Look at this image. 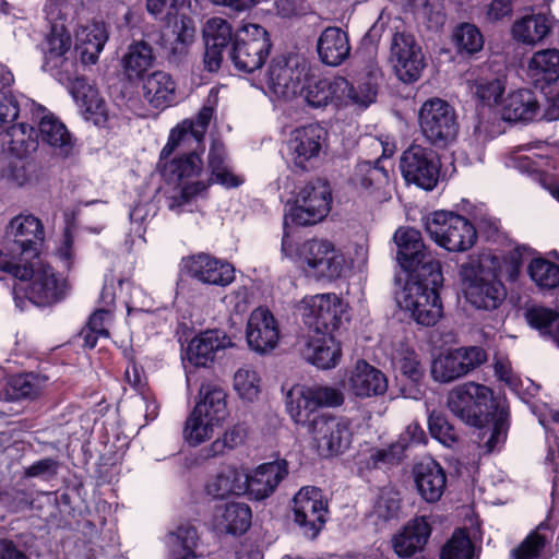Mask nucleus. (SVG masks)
Here are the masks:
<instances>
[{
    "label": "nucleus",
    "mask_w": 559,
    "mask_h": 559,
    "mask_svg": "<svg viewBox=\"0 0 559 559\" xmlns=\"http://www.w3.org/2000/svg\"><path fill=\"white\" fill-rule=\"evenodd\" d=\"M317 50L323 63L340 66L350 52L347 33L340 27L325 28L318 39Z\"/></svg>",
    "instance_id": "nucleus-37"
},
{
    "label": "nucleus",
    "mask_w": 559,
    "mask_h": 559,
    "mask_svg": "<svg viewBox=\"0 0 559 559\" xmlns=\"http://www.w3.org/2000/svg\"><path fill=\"white\" fill-rule=\"evenodd\" d=\"M270 48L267 32L258 24H247L235 35L230 59L237 70L251 73L262 67Z\"/></svg>",
    "instance_id": "nucleus-11"
},
{
    "label": "nucleus",
    "mask_w": 559,
    "mask_h": 559,
    "mask_svg": "<svg viewBox=\"0 0 559 559\" xmlns=\"http://www.w3.org/2000/svg\"><path fill=\"white\" fill-rule=\"evenodd\" d=\"M0 176L9 183L22 187L32 179V164L27 160V156L13 155L3 164Z\"/></svg>",
    "instance_id": "nucleus-56"
},
{
    "label": "nucleus",
    "mask_w": 559,
    "mask_h": 559,
    "mask_svg": "<svg viewBox=\"0 0 559 559\" xmlns=\"http://www.w3.org/2000/svg\"><path fill=\"white\" fill-rule=\"evenodd\" d=\"M431 534V527L425 516L409 521L402 532L394 535L392 546L399 558H411L421 551Z\"/></svg>",
    "instance_id": "nucleus-30"
},
{
    "label": "nucleus",
    "mask_w": 559,
    "mask_h": 559,
    "mask_svg": "<svg viewBox=\"0 0 559 559\" xmlns=\"http://www.w3.org/2000/svg\"><path fill=\"white\" fill-rule=\"evenodd\" d=\"M193 409L205 416L215 418L223 423L228 416L227 394L225 390L215 382L202 383L199 391V401Z\"/></svg>",
    "instance_id": "nucleus-40"
},
{
    "label": "nucleus",
    "mask_w": 559,
    "mask_h": 559,
    "mask_svg": "<svg viewBox=\"0 0 559 559\" xmlns=\"http://www.w3.org/2000/svg\"><path fill=\"white\" fill-rule=\"evenodd\" d=\"M550 540L551 534L547 527L538 526L512 549L511 559H540Z\"/></svg>",
    "instance_id": "nucleus-50"
},
{
    "label": "nucleus",
    "mask_w": 559,
    "mask_h": 559,
    "mask_svg": "<svg viewBox=\"0 0 559 559\" xmlns=\"http://www.w3.org/2000/svg\"><path fill=\"white\" fill-rule=\"evenodd\" d=\"M299 93L307 104L313 108L342 107L358 105L367 107L374 102L377 91L370 83L354 86L342 76L317 79L311 78L301 85Z\"/></svg>",
    "instance_id": "nucleus-2"
},
{
    "label": "nucleus",
    "mask_w": 559,
    "mask_h": 559,
    "mask_svg": "<svg viewBox=\"0 0 559 559\" xmlns=\"http://www.w3.org/2000/svg\"><path fill=\"white\" fill-rule=\"evenodd\" d=\"M43 112H33L32 120L38 123V138L47 144L52 155L68 158L73 154L74 140L67 127L46 107Z\"/></svg>",
    "instance_id": "nucleus-26"
},
{
    "label": "nucleus",
    "mask_w": 559,
    "mask_h": 559,
    "mask_svg": "<svg viewBox=\"0 0 559 559\" xmlns=\"http://www.w3.org/2000/svg\"><path fill=\"white\" fill-rule=\"evenodd\" d=\"M526 75L536 87L556 83L559 80V50L547 48L534 52L527 62Z\"/></svg>",
    "instance_id": "nucleus-34"
},
{
    "label": "nucleus",
    "mask_w": 559,
    "mask_h": 559,
    "mask_svg": "<svg viewBox=\"0 0 559 559\" xmlns=\"http://www.w3.org/2000/svg\"><path fill=\"white\" fill-rule=\"evenodd\" d=\"M231 26L222 17L210 19L203 29L204 41L214 46L226 48L231 39Z\"/></svg>",
    "instance_id": "nucleus-63"
},
{
    "label": "nucleus",
    "mask_w": 559,
    "mask_h": 559,
    "mask_svg": "<svg viewBox=\"0 0 559 559\" xmlns=\"http://www.w3.org/2000/svg\"><path fill=\"white\" fill-rule=\"evenodd\" d=\"M287 474L285 460L264 463L250 474L246 472V493L255 500L265 499L275 491Z\"/></svg>",
    "instance_id": "nucleus-27"
},
{
    "label": "nucleus",
    "mask_w": 559,
    "mask_h": 559,
    "mask_svg": "<svg viewBox=\"0 0 559 559\" xmlns=\"http://www.w3.org/2000/svg\"><path fill=\"white\" fill-rule=\"evenodd\" d=\"M528 324L538 330L542 335H549L555 341L559 330V313L546 307H533L526 311Z\"/></svg>",
    "instance_id": "nucleus-58"
},
{
    "label": "nucleus",
    "mask_w": 559,
    "mask_h": 559,
    "mask_svg": "<svg viewBox=\"0 0 559 559\" xmlns=\"http://www.w3.org/2000/svg\"><path fill=\"white\" fill-rule=\"evenodd\" d=\"M175 39L169 48L168 59L170 62L179 63L188 55L189 46L194 38V27L190 21L181 20L174 28Z\"/></svg>",
    "instance_id": "nucleus-61"
},
{
    "label": "nucleus",
    "mask_w": 559,
    "mask_h": 559,
    "mask_svg": "<svg viewBox=\"0 0 559 559\" xmlns=\"http://www.w3.org/2000/svg\"><path fill=\"white\" fill-rule=\"evenodd\" d=\"M331 189L322 180L306 183L298 192L290 209L292 221L307 226L321 222L331 210Z\"/></svg>",
    "instance_id": "nucleus-15"
},
{
    "label": "nucleus",
    "mask_w": 559,
    "mask_h": 559,
    "mask_svg": "<svg viewBox=\"0 0 559 559\" xmlns=\"http://www.w3.org/2000/svg\"><path fill=\"white\" fill-rule=\"evenodd\" d=\"M31 280L28 286V299L37 306H48L62 300L69 293L70 286L67 278L56 272L53 267L43 261L35 264L28 262Z\"/></svg>",
    "instance_id": "nucleus-19"
},
{
    "label": "nucleus",
    "mask_w": 559,
    "mask_h": 559,
    "mask_svg": "<svg viewBox=\"0 0 559 559\" xmlns=\"http://www.w3.org/2000/svg\"><path fill=\"white\" fill-rule=\"evenodd\" d=\"M223 423L219 420L205 416L202 413H197L192 409L188 415L183 429L182 438L191 447H198L213 437L215 428L219 427Z\"/></svg>",
    "instance_id": "nucleus-45"
},
{
    "label": "nucleus",
    "mask_w": 559,
    "mask_h": 559,
    "mask_svg": "<svg viewBox=\"0 0 559 559\" xmlns=\"http://www.w3.org/2000/svg\"><path fill=\"white\" fill-rule=\"evenodd\" d=\"M214 115L211 106H204L195 119H187L171 129L167 143L162 148V159L170 156L177 147L203 146V139Z\"/></svg>",
    "instance_id": "nucleus-25"
},
{
    "label": "nucleus",
    "mask_w": 559,
    "mask_h": 559,
    "mask_svg": "<svg viewBox=\"0 0 559 559\" xmlns=\"http://www.w3.org/2000/svg\"><path fill=\"white\" fill-rule=\"evenodd\" d=\"M453 40L460 53L474 55L484 47V36L480 29L472 23L460 24L454 33Z\"/></svg>",
    "instance_id": "nucleus-54"
},
{
    "label": "nucleus",
    "mask_w": 559,
    "mask_h": 559,
    "mask_svg": "<svg viewBox=\"0 0 559 559\" xmlns=\"http://www.w3.org/2000/svg\"><path fill=\"white\" fill-rule=\"evenodd\" d=\"M199 536L194 526L179 525L166 536L168 559H197Z\"/></svg>",
    "instance_id": "nucleus-41"
},
{
    "label": "nucleus",
    "mask_w": 559,
    "mask_h": 559,
    "mask_svg": "<svg viewBox=\"0 0 559 559\" xmlns=\"http://www.w3.org/2000/svg\"><path fill=\"white\" fill-rule=\"evenodd\" d=\"M246 472L235 466L223 468L206 486L209 495L225 498L228 495L246 493Z\"/></svg>",
    "instance_id": "nucleus-44"
},
{
    "label": "nucleus",
    "mask_w": 559,
    "mask_h": 559,
    "mask_svg": "<svg viewBox=\"0 0 559 559\" xmlns=\"http://www.w3.org/2000/svg\"><path fill=\"white\" fill-rule=\"evenodd\" d=\"M394 242L397 247L396 259L401 267L407 272V275L423 274L424 270L437 269L441 271L439 261L425 249L421 235L414 228H399L394 236Z\"/></svg>",
    "instance_id": "nucleus-20"
},
{
    "label": "nucleus",
    "mask_w": 559,
    "mask_h": 559,
    "mask_svg": "<svg viewBox=\"0 0 559 559\" xmlns=\"http://www.w3.org/2000/svg\"><path fill=\"white\" fill-rule=\"evenodd\" d=\"M418 122L424 136L435 146L445 147L457 136L455 110L441 98H430L421 105Z\"/></svg>",
    "instance_id": "nucleus-8"
},
{
    "label": "nucleus",
    "mask_w": 559,
    "mask_h": 559,
    "mask_svg": "<svg viewBox=\"0 0 559 559\" xmlns=\"http://www.w3.org/2000/svg\"><path fill=\"white\" fill-rule=\"evenodd\" d=\"M492 391L483 384L466 382L453 388L447 397L449 411L463 423L481 427L488 420Z\"/></svg>",
    "instance_id": "nucleus-7"
},
{
    "label": "nucleus",
    "mask_w": 559,
    "mask_h": 559,
    "mask_svg": "<svg viewBox=\"0 0 559 559\" xmlns=\"http://www.w3.org/2000/svg\"><path fill=\"white\" fill-rule=\"evenodd\" d=\"M107 39L108 34L104 23L92 22L81 25L75 34V52L80 56L81 63L95 64Z\"/></svg>",
    "instance_id": "nucleus-32"
},
{
    "label": "nucleus",
    "mask_w": 559,
    "mask_h": 559,
    "mask_svg": "<svg viewBox=\"0 0 559 559\" xmlns=\"http://www.w3.org/2000/svg\"><path fill=\"white\" fill-rule=\"evenodd\" d=\"M154 60L153 49L147 41L139 40L130 44L121 59L124 76L129 81L142 79L144 73L153 66Z\"/></svg>",
    "instance_id": "nucleus-39"
},
{
    "label": "nucleus",
    "mask_w": 559,
    "mask_h": 559,
    "mask_svg": "<svg viewBox=\"0 0 559 559\" xmlns=\"http://www.w3.org/2000/svg\"><path fill=\"white\" fill-rule=\"evenodd\" d=\"M550 32L548 19L543 14L523 16L512 26L513 38L524 45H536Z\"/></svg>",
    "instance_id": "nucleus-46"
},
{
    "label": "nucleus",
    "mask_w": 559,
    "mask_h": 559,
    "mask_svg": "<svg viewBox=\"0 0 559 559\" xmlns=\"http://www.w3.org/2000/svg\"><path fill=\"white\" fill-rule=\"evenodd\" d=\"M296 346L300 355L321 369L334 368L342 356L340 343L330 332H307L298 337Z\"/></svg>",
    "instance_id": "nucleus-23"
},
{
    "label": "nucleus",
    "mask_w": 559,
    "mask_h": 559,
    "mask_svg": "<svg viewBox=\"0 0 559 559\" xmlns=\"http://www.w3.org/2000/svg\"><path fill=\"white\" fill-rule=\"evenodd\" d=\"M469 91L481 104L496 105L502 97L506 83L499 76H478L468 84Z\"/></svg>",
    "instance_id": "nucleus-51"
},
{
    "label": "nucleus",
    "mask_w": 559,
    "mask_h": 559,
    "mask_svg": "<svg viewBox=\"0 0 559 559\" xmlns=\"http://www.w3.org/2000/svg\"><path fill=\"white\" fill-rule=\"evenodd\" d=\"M203 151V146L192 144V147H177L180 155L168 160L169 156L162 159L159 154L158 167L163 177L170 183L177 185L180 188V195L174 200L170 209L180 213L179 210L185 204L189 203L193 198L200 195L207 188V183L199 176L202 171V160L198 150Z\"/></svg>",
    "instance_id": "nucleus-4"
},
{
    "label": "nucleus",
    "mask_w": 559,
    "mask_h": 559,
    "mask_svg": "<svg viewBox=\"0 0 559 559\" xmlns=\"http://www.w3.org/2000/svg\"><path fill=\"white\" fill-rule=\"evenodd\" d=\"M33 112H43L41 105L22 94L0 91V127L15 121L21 114Z\"/></svg>",
    "instance_id": "nucleus-43"
},
{
    "label": "nucleus",
    "mask_w": 559,
    "mask_h": 559,
    "mask_svg": "<svg viewBox=\"0 0 559 559\" xmlns=\"http://www.w3.org/2000/svg\"><path fill=\"white\" fill-rule=\"evenodd\" d=\"M464 296L473 307L479 310H495L504 300L507 293L503 284L493 272L484 269L473 260L461 266Z\"/></svg>",
    "instance_id": "nucleus-5"
},
{
    "label": "nucleus",
    "mask_w": 559,
    "mask_h": 559,
    "mask_svg": "<svg viewBox=\"0 0 559 559\" xmlns=\"http://www.w3.org/2000/svg\"><path fill=\"white\" fill-rule=\"evenodd\" d=\"M392 366L413 382H418L424 376V368L416 352L407 344L395 347L391 358Z\"/></svg>",
    "instance_id": "nucleus-49"
},
{
    "label": "nucleus",
    "mask_w": 559,
    "mask_h": 559,
    "mask_svg": "<svg viewBox=\"0 0 559 559\" xmlns=\"http://www.w3.org/2000/svg\"><path fill=\"white\" fill-rule=\"evenodd\" d=\"M294 521L307 538H316L326 522L328 503L317 487H302L293 500Z\"/></svg>",
    "instance_id": "nucleus-18"
},
{
    "label": "nucleus",
    "mask_w": 559,
    "mask_h": 559,
    "mask_svg": "<svg viewBox=\"0 0 559 559\" xmlns=\"http://www.w3.org/2000/svg\"><path fill=\"white\" fill-rule=\"evenodd\" d=\"M213 524L219 534H242L250 527L251 510L246 503H226L216 508Z\"/></svg>",
    "instance_id": "nucleus-36"
},
{
    "label": "nucleus",
    "mask_w": 559,
    "mask_h": 559,
    "mask_svg": "<svg viewBox=\"0 0 559 559\" xmlns=\"http://www.w3.org/2000/svg\"><path fill=\"white\" fill-rule=\"evenodd\" d=\"M234 390L241 400L252 402L260 393V378L257 371L246 365L234 374Z\"/></svg>",
    "instance_id": "nucleus-57"
},
{
    "label": "nucleus",
    "mask_w": 559,
    "mask_h": 559,
    "mask_svg": "<svg viewBox=\"0 0 559 559\" xmlns=\"http://www.w3.org/2000/svg\"><path fill=\"white\" fill-rule=\"evenodd\" d=\"M420 274L407 275L402 290L396 296L401 310L417 324L435 325L442 317V302L438 289L443 283L442 271L426 267Z\"/></svg>",
    "instance_id": "nucleus-1"
},
{
    "label": "nucleus",
    "mask_w": 559,
    "mask_h": 559,
    "mask_svg": "<svg viewBox=\"0 0 559 559\" xmlns=\"http://www.w3.org/2000/svg\"><path fill=\"white\" fill-rule=\"evenodd\" d=\"M207 167L212 181L225 188H236L243 182L241 177L234 174L225 145L219 140H213L211 143Z\"/></svg>",
    "instance_id": "nucleus-38"
},
{
    "label": "nucleus",
    "mask_w": 559,
    "mask_h": 559,
    "mask_svg": "<svg viewBox=\"0 0 559 559\" xmlns=\"http://www.w3.org/2000/svg\"><path fill=\"white\" fill-rule=\"evenodd\" d=\"M43 69L60 83L78 78L79 64L71 51V36L63 26H52L46 38Z\"/></svg>",
    "instance_id": "nucleus-12"
},
{
    "label": "nucleus",
    "mask_w": 559,
    "mask_h": 559,
    "mask_svg": "<svg viewBox=\"0 0 559 559\" xmlns=\"http://www.w3.org/2000/svg\"><path fill=\"white\" fill-rule=\"evenodd\" d=\"M428 427L431 436L447 447H451L457 440L455 429L440 412L430 413Z\"/></svg>",
    "instance_id": "nucleus-64"
},
{
    "label": "nucleus",
    "mask_w": 559,
    "mask_h": 559,
    "mask_svg": "<svg viewBox=\"0 0 559 559\" xmlns=\"http://www.w3.org/2000/svg\"><path fill=\"white\" fill-rule=\"evenodd\" d=\"M278 322L265 307L255 308L249 316L246 328V341L249 348L265 355L273 352L280 342Z\"/></svg>",
    "instance_id": "nucleus-24"
},
{
    "label": "nucleus",
    "mask_w": 559,
    "mask_h": 559,
    "mask_svg": "<svg viewBox=\"0 0 559 559\" xmlns=\"http://www.w3.org/2000/svg\"><path fill=\"white\" fill-rule=\"evenodd\" d=\"M540 112V104L537 95L528 88H520L511 92L504 99L502 117L508 121L530 122Z\"/></svg>",
    "instance_id": "nucleus-35"
},
{
    "label": "nucleus",
    "mask_w": 559,
    "mask_h": 559,
    "mask_svg": "<svg viewBox=\"0 0 559 559\" xmlns=\"http://www.w3.org/2000/svg\"><path fill=\"white\" fill-rule=\"evenodd\" d=\"M441 559H475L474 544L465 530L454 531L442 548Z\"/></svg>",
    "instance_id": "nucleus-60"
},
{
    "label": "nucleus",
    "mask_w": 559,
    "mask_h": 559,
    "mask_svg": "<svg viewBox=\"0 0 559 559\" xmlns=\"http://www.w3.org/2000/svg\"><path fill=\"white\" fill-rule=\"evenodd\" d=\"M176 88L173 76L165 71H154L143 79V97L156 109H165L176 103Z\"/></svg>",
    "instance_id": "nucleus-33"
},
{
    "label": "nucleus",
    "mask_w": 559,
    "mask_h": 559,
    "mask_svg": "<svg viewBox=\"0 0 559 559\" xmlns=\"http://www.w3.org/2000/svg\"><path fill=\"white\" fill-rule=\"evenodd\" d=\"M348 389L360 399L380 396L388 390V379L381 370L358 360L348 377Z\"/></svg>",
    "instance_id": "nucleus-29"
},
{
    "label": "nucleus",
    "mask_w": 559,
    "mask_h": 559,
    "mask_svg": "<svg viewBox=\"0 0 559 559\" xmlns=\"http://www.w3.org/2000/svg\"><path fill=\"white\" fill-rule=\"evenodd\" d=\"M286 408L296 424H305L317 409L310 389L304 385L293 386L286 395Z\"/></svg>",
    "instance_id": "nucleus-48"
},
{
    "label": "nucleus",
    "mask_w": 559,
    "mask_h": 559,
    "mask_svg": "<svg viewBox=\"0 0 559 559\" xmlns=\"http://www.w3.org/2000/svg\"><path fill=\"white\" fill-rule=\"evenodd\" d=\"M47 378L37 373H24L12 378L11 388L16 397L33 399L40 394Z\"/></svg>",
    "instance_id": "nucleus-62"
},
{
    "label": "nucleus",
    "mask_w": 559,
    "mask_h": 559,
    "mask_svg": "<svg viewBox=\"0 0 559 559\" xmlns=\"http://www.w3.org/2000/svg\"><path fill=\"white\" fill-rule=\"evenodd\" d=\"M282 252L292 258L295 253L288 234L284 231ZM296 260L308 276L334 281L345 270V255L333 242L325 239H310L296 248Z\"/></svg>",
    "instance_id": "nucleus-3"
},
{
    "label": "nucleus",
    "mask_w": 559,
    "mask_h": 559,
    "mask_svg": "<svg viewBox=\"0 0 559 559\" xmlns=\"http://www.w3.org/2000/svg\"><path fill=\"white\" fill-rule=\"evenodd\" d=\"M300 312L308 332H332L346 312V305L333 293L307 296L300 302Z\"/></svg>",
    "instance_id": "nucleus-13"
},
{
    "label": "nucleus",
    "mask_w": 559,
    "mask_h": 559,
    "mask_svg": "<svg viewBox=\"0 0 559 559\" xmlns=\"http://www.w3.org/2000/svg\"><path fill=\"white\" fill-rule=\"evenodd\" d=\"M390 61L396 76L404 83L419 80L426 67L421 47L414 35L406 32H395L391 39Z\"/></svg>",
    "instance_id": "nucleus-16"
},
{
    "label": "nucleus",
    "mask_w": 559,
    "mask_h": 559,
    "mask_svg": "<svg viewBox=\"0 0 559 559\" xmlns=\"http://www.w3.org/2000/svg\"><path fill=\"white\" fill-rule=\"evenodd\" d=\"M306 76V66L298 56H281L272 59L265 83L276 97L290 99L299 94Z\"/></svg>",
    "instance_id": "nucleus-17"
},
{
    "label": "nucleus",
    "mask_w": 559,
    "mask_h": 559,
    "mask_svg": "<svg viewBox=\"0 0 559 559\" xmlns=\"http://www.w3.org/2000/svg\"><path fill=\"white\" fill-rule=\"evenodd\" d=\"M400 170L407 185L432 191L440 180L441 162L430 147L412 144L400 157Z\"/></svg>",
    "instance_id": "nucleus-10"
},
{
    "label": "nucleus",
    "mask_w": 559,
    "mask_h": 559,
    "mask_svg": "<svg viewBox=\"0 0 559 559\" xmlns=\"http://www.w3.org/2000/svg\"><path fill=\"white\" fill-rule=\"evenodd\" d=\"M354 181L364 191L372 194L389 183V173L381 165V159H377L374 164L364 160L356 166Z\"/></svg>",
    "instance_id": "nucleus-47"
},
{
    "label": "nucleus",
    "mask_w": 559,
    "mask_h": 559,
    "mask_svg": "<svg viewBox=\"0 0 559 559\" xmlns=\"http://www.w3.org/2000/svg\"><path fill=\"white\" fill-rule=\"evenodd\" d=\"M414 476L417 490L425 501L437 502L442 497L447 476L436 461L428 459L416 464Z\"/></svg>",
    "instance_id": "nucleus-31"
},
{
    "label": "nucleus",
    "mask_w": 559,
    "mask_h": 559,
    "mask_svg": "<svg viewBox=\"0 0 559 559\" xmlns=\"http://www.w3.org/2000/svg\"><path fill=\"white\" fill-rule=\"evenodd\" d=\"M508 428V414L504 411H501L493 417L492 426L484 428L480 431V440L488 453L502 448L507 440Z\"/></svg>",
    "instance_id": "nucleus-59"
},
{
    "label": "nucleus",
    "mask_w": 559,
    "mask_h": 559,
    "mask_svg": "<svg viewBox=\"0 0 559 559\" xmlns=\"http://www.w3.org/2000/svg\"><path fill=\"white\" fill-rule=\"evenodd\" d=\"M246 438V429L240 425H235L227 429L224 435L215 439L210 445L201 450L203 459H214L231 451L242 444Z\"/></svg>",
    "instance_id": "nucleus-53"
},
{
    "label": "nucleus",
    "mask_w": 559,
    "mask_h": 559,
    "mask_svg": "<svg viewBox=\"0 0 559 559\" xmlns=\"http://www.w3.org/2000/svg\"><path fill=\"white\" fill-rule=\"evenodd\" d=\"M527 273L540 289H552L559 285V265L545 258H533L527 265Z\"/></svg>",
    "instance_id": "nucleus-52"
},
{
    "label": "nucleus",
    "mask_w": 559,
    "mask_h": 559,
    "mask_svg": "<svg viewBox=\"0 0 559 559\" xmlns=\"http://www.w3.org/2000/svg\"><path fill=\"white\" fill-rule=\"evenodd\" d=\"M425 226L430 238L448 251H467L477 239L476 226L453 212L436 211L427 217Z\"/></svg>",
    "instance_id": "nucleus-6"
},
{
    "label": "nucleus",
    "mask_w": 559,
    "mask_h": 559,
    "mask_svg": "<svg viewBox=\"0 0 559 559\" xmlns=\"http://www.w3.org/2000/svg\"><path fill=\"white\" fill-rule=\"evenodd\" d=\"M352 423L345 417L320 415L310 425L318 453L330 457L344 453L352 443Z\"/></svg>",
    "instance_id": "nucleus-14"
},
{
    "label": "nucleus",
    "mask_w": 559,
    "mask_h": 559,
    "mask_svg": "<svg viewBox=\"0 0 559 559\" xmlns=\"http://www.w3.org/2000/svg\"><path fill=\"white\" fill-rule=\"evenodd\" d=\"M44 238L45 229L40 219L32 214H20L7 224L1 245L22 258L24 263H28L38 257Z\"/></svg>",
    "instance_id": "nucleus-9"
},
{
    "label": "nucleus",
    "mask_w": 559,
    "mask_h": 559,
    "mask_svg": "<svg viewBox=\"0 0 559 559\" xmlns=\"http://www.w3.org/2000/svg\"><path fill=\"white\" fill-rule=\"evenodd\" d=\"M182 271L206 285L226 287L235 280V267L227 261L200 252L181 260Z\"/></svg>",
    "instance_id": "nucleus-21"
},
{
    "label": "nucleus",
    "mask_w": 559,
    "mask_h": 559,
    "mask_svg": "<svg viewBox=\"0 0 559 559\" xmlns=\"http://www.w3.org/2000/svg\"><path fill=\"white\" fill-rule=\"evenodd\" d=\"M230 346L233 342L224 331L207 330L191 340L187 357L195 367H209L215 360L217 353Z\"/></svg>",
    "instance_id": "nucleus-28"
},
{
    "label": "nucleus",
    "mask_w": 559,
    "mask_h": 559,
    "mask_svg": "<svg viewBox=\"0 0 559 559\" xmlns=\"http://www.w3.org/2000/svg\"><path fill=\"white\" fill-rule=\"evenodd\" d=\"M3 143L12 155L28 156L38 147V134L28 123L19 122L7 129Z\"/></svg>",
    "instance_id": "nucleus-42"
},
{
    "label": "nucleus",
    "mask_w": 559,
    "mask_h": 559,
    "mask_svg": "<svg viewBox=\"0 0 559 559\" xmlns=\"http://www.w3.org/2000/svg\"><path fill=\"white\" fill-rule=\"evenodd\" d=\"M326 136V130L318 123H310L293 130L287 147L294 166L307 170L309 164L319 157Z\"/></svg>",
    "instance_id": "nucleus-22"
},
{
    "label": "nucleus",
    "mask_w": 559,
    "mask_h": 559,
    "mask_svg": "<svg viewBox=\"0 0 559 559\" xmlns=\"http://www.w3.org/2000/svg\"><path fill=\"white\" fill-rule=\"evenodd\" d=\"M431 376L441 383H448L464 376L455 349L440 355L432 361Z\"/></svg>",
    "instance_id": "nucleus-55"
}]
</instances>
